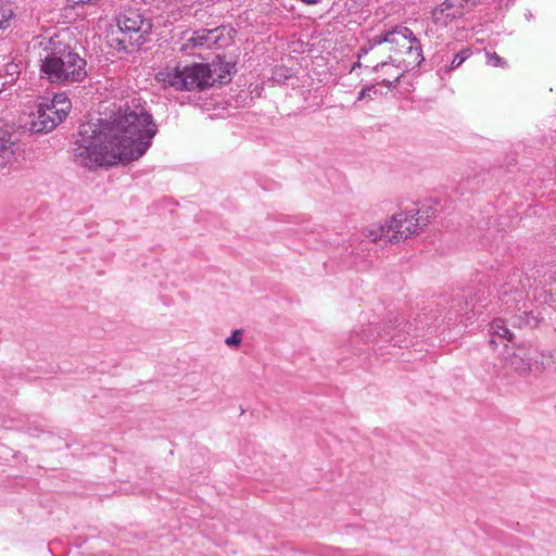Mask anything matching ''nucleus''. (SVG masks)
Instances as JSON below:
<instances>
[{
	"label": "nucleus",
	"instance_id": "a211bd4d",
	"mask_svg": "<svg viewBox=\"0 0 556 556\" xmlns=\"http://www.w3.org/2000/svg\"><path fill=\"white\" fill-rule=\"evenodd\" d=\"M242 341V331L235 330L231 336L226 338L225 343L230 348H238Z\"/></svg>",
	"mask_w": 556,
	"mask_h": 556
},
{
	"label": "nucleus",
	"instance_id": "f03ea898",
	"mask_svg": "<svg viewBox=\"0 0 556 556\" xmlns=\"http://www.w3.org/2000/svg\"><path fill=\"white\" fill-rule=\"evenodd\" d=\"M70 33L60 31L41 41L40 71L52 84L80 83L87 76L86 61L68 45Z\"/></svg>",
	"mask_w": 556,
	"mask_h": 556
},
{
	"label": "nucleus",
	"instance_id": "7ed1b4c3",
	"mask_svg": "<svg viewBox=\"0 0 556 556\" xmlns=\"http://www.w3.org/2000/svg\"><path fill=\"white\" fill-rule=\"evenodd\" d=\"M383 43L393 55L389 56L390 61L378 63L377 70H392L391 77L394 80H399L406 71L415 68L424 60L419 40L407 27L396 26L392 30L375 36L368 41L369 48H362V51L367 53L368 50Z\"/></svg>",
	"mask_w": 556,
	"mask_h": 556
},
{
	"label": "nucleus",
	"instance_id": "423d86ee",
	"mask_svg": "<svg viewBox=\"0 0 556 556\" xmlns=\"http://www.w3.org/2000/svg\"><path fill=\"white\" fill-rule=\"evenodd\" d=\"M388 222L391 242H400L426 227L429 223V214L427 210L408 211L390 217Z\"/></svg>",
	"mask_w": 556,
	"mask_h": 556
},
{
	"label": "nucleus",
	"instance_id": "ddd939ff",
	"mask_svg": "<svg viewBox=\"0 0 556 556\" xmlns=\"http://www.w3.org/2000/svg\"><path fill=\"white\" fill-rule=\"evenodd\" d=\"M388 219L383 224L370 225L363 230V236L372 242L386 240L391 242V232Z\"/></svg>",
	"mask_w": 556,
	"mask_h": 556
},
{
	"label": "nucleus",
	"instance_id": "f3484780",
	"mask_svg": "<svg viewBox=\"0 0 556 556\" xmlns=\"http://www.w3.org/2000/svg\"><path fill=\"white\" fill-rule=\"evenodd\" d=\"M375 72L377 73H382V79H381V84H383L384 86L387 87H390L392 86L394 83H396L397 80H394L392 77H391V73H392V70L388 68V67H384L383 70L379 68L377 70V65L374 67Z\"/></svg>",
	"mask_w": 556,
	"mask_h": 556
},
{
	"label": "nucleus",
	"instance_id": "f8f14e48",
	"mask_svg": "<svg viewBox=\"0 0 556 556\" xmlns=\"http://www.w3.org/2000/svg\"><path fill=\"white\" fill-rule=\"evenodd\" d=\"M20 155V134L0 128V167L13 164Z\"/></svg>",
	"mask_w": 556,
	"mask_h": 556
},
{
	"label": "nucleus",
	"instance_id": "6e6552de",
	"mask_svg": "<svg viewBox=\"0 0 556 556\" xmlns=\"http://www.w3.org/2000/svg\"><path fill=\"white\" fill-rule=\"evenodd\" d=\"M532 357H543L540 351L531 345L518 344L505 345L503 352L504 366L513 369L519 375L531 374Z\"/></svg>",
	"mask_w": 556,
	"mask_h": 556
},
{
	"label": "nucleus",
	"instance_id": "dca6fc26",
	"mask_svg": "<svg viewBox=\"0 0 556 556\" xmlns=\"http://www.w3.org/2000/svg\"><path fill=\"white\" fill-rule=\"evenodd\" d=\"M12 16V5L4 0H0V29L4 28L8 25Z\"/></svg>",
	"mask_w": 556,
	"mask_h": 556
},
{
	"label": "nucleus",
	"instance_id": "4be33fe9",
	"mask_svg": "<svg viewBox=\"0 0 556 556\" xmlns=\"http://www.w3.org/2000/svg\"><path fill=\"white\" fill-rule=\"evenodd\" d=\"M376 89H375V86H367L365 88H363L359 93H358V97H357V100L358 101H362L364 100L365 98H369L371 97V93H376Z\"/></svg>",
	"mask_w": 556,
	"mask_h": 556
},
{
	"label": "nucleus",
	"instance_id": "412c9836",
	"mask_svg": "<svg viewBox=\"0 0 556 556\" xmlns=\"http://www.w3.org/2000/svg\"><path fill=\"white\" fill-rule=\"evenodd\" d=\"M101 1L102 0H67V7L75 9L80 4H97Z\"/></svg>",
	"mask_w": 556,
	"mask_h": 556
},
{
	"label": "nucleus",
	"instance_id": "39448f33",
	"mask_svg": "<svg viewBox=\"0 0 556 556\" xmlns=\"http://www.w3.org/2000/svg\"><path fill=\"white\" fill-rule=\"evenodd\" d=\"M71 108V101L64 93H58L51 101L39 103L30 122L31 131L49 132L53 130L66 118Z\"/></svg>",
	"mask_w": 556,
	"mask_h": 556
},
{
	"label": "nucleus",
	"instance_id": "aec40b11",
	"mask_svg": "<svg viewBox=\"0 0 556 556\" xmlns=\"http://www.w3.org/2000/svg\"><path fill=\"white\" fill-rule=\"evenodd\" d=\"M486 63L494 67H503L505 65L504 60L498 54L491 52H486Z\"/></svg>",
	"mask_w": 556,
	"mask_h": 556
},
{
	"label": "nucleus",
	"instance_id": "2eb2a0df",
	"mask_svg": "<svg viewBox=\"0 0 556 556\" xmlns=\"http://www.w3.org/2000/svg\"><path fill=\"white\" fill-rule=\"evenodd\" d=\"M540 354L543 355V357H532L531 367H533V370H531V372L533 374L541 372L549 367L554 359L553 353H544L540 351Z\"/></svg>",
	"mask_w": 556,
	"mask_h": 556
},
{
	"label": "nucleus",
	"instance_id": "9b49d317",
	"mask_svg": "<svg viewBox=\"0 0 556 556\" xmlns=\"http://www.w3.org/2000/svg\"><path fill=\"white\" fill-rule=\"evenodd\" d=\"M479 0H445L432 11V22L438 27H446L464 15L463 3L475 5Z\"/></svg>",
	"mask_w": 556,
	"mask_h": 556
},
{
	"label": "nucleus",
	"instance_id": "0eeeda50",
	"mask_svg": "<svg viewBox=\"0 0 556 556\" xmlns=\"http://www.w3.org/2000/svg\"><path fill=\"white\" fill-rule=\"evenodd\" d=\"M230 29L225 26L214 29H200L186 37L181 51L187 54L194 53L195 48H222L229 45L231 40Z\"/></svg>",
	"mask_w": 556,
	"mask_h": 556
},
{
	"label": "nucleus",
	"instance_id": "9d476101",
	"mask_svg": "<svg viewBox=\"0 0 556 556\" xmlns=\"http://www.w3.org/2000/svg\"><path fill=\"white\" fill-rule=\"evenodd\" d=\"M401 325L397 316H390L388 319L374 317L367 324L362 325L358 336L365 342H374L378 338L388 339L392 336V330Z\"/></svg>",
	"mask_w": 556,
	"mask_h": 556
},
{
	"label": "nucleus",
	"instance_id": "6ab92c4d",
	"mask_svg": "<svg viewBox=\"0 0 556 556\" xmlns=\"http://www.w3.org/2000/svg\"><path fill=\"white\" fill-rule=\"evenodd\" d=\"M469 54H470V53H469V51H468V50H463V51H460L459 53H457V54L454 56V59H453V61H452V63H451V65H450V67H448V71L454 70V68H456V67L460 66V65H462V63H463L465 60H467V59H468Z\"/></svg>",
	"mask_w": 556,
	"mask_h": 556
},
{
	"label": "nucleus",
	"instance_id": "f257e3e1",
	"mask_svg": "<svg viewBox=\"0 0 556 556\" xmlns=\"http://www.w3.org/2000/svg\"><path fill=\"white\" fill-rule=\"evenodd\" d=\"M156 134L157 125L152 114L134 99L109 119L81 125L79 139L73 148V160L88 169L129 163L147 153Z\"/></svg>",
	"mask_w": 556,
	"mask_h": 556
},
{
	"label": "nucleus",
	"instance_id": "1a4fd4ad",
	"mask_svg": "<svg viewBox=\"0 0 556 556\" xmlns=\"http://www.w3.org/2000/svg\"><path fill=\"white\" fill-rule=\"evenodd\" d=\"M117 26L122 33L129 36V39H135L138 43L146 41L151 30L150 22L136 10H128L121 14Z\"/></svg>",
	"mask_w": 556,
	"mask_h": 556
},
{
	"label": "nucleus",
	"instance_id": "5701e85b",
	"mask_svg": "<svg viewBox=\"0 0 556 556\" xmlns=\"http://www.w3.org/2000/svg\"><path fill=\"white\" fill-rule=\"evenodd\" d=\"M301 1L306 4H317V3H321L324 0H301Z\"/></svg>",
	"mask_w": 556,
	"mask_h": 556
},
{
	"label": "nucleus",
	"instance_id": "20e7f679",
	"mask_svg": "<svg viewBox=\"0 0 556 556\" xmlns=\"http://www.w3.org/2000/svg\"><path fill=\"white\" fill-rule=\"evenodd\" d=\"M226 74L220 66L212 64H192L167 66L156 73V80L170 86L176 90L205 89L214 85L216 81L224 83Z\"/></svg>",
	"mask_w": 556,
	"mask_h": 556
},
{
	"label": "nucleus",
	"instance_id": "4468645a",
	"mask_svg": "<svg viewBox=\"0 0 556 556\" xmlns=\"http://www.w3.org/2000/svg\"><path fill=\"white\" fill-rule=\"evenodd\" d=\"M490 332L492 336L491 343H494L493 337H498L502 339H506L507 341L511 342L514 334L513 332L507 328L506 324L502 319H495L490 327Z\"/></svg>",
	"mask_w": 556,
	"mask_h": 556
}]
</instances>
